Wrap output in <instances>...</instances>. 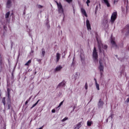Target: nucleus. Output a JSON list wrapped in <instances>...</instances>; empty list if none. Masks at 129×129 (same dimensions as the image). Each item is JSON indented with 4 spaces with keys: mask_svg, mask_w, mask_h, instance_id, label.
Masks as SVG:
<instances>
[{
    "mask_svg": "<svg viewBox=\"0 0 129 129\" xmlns=\"http://www.w3.org/2000/svg\"><path fill=\"white\" fill-rule=\"evenodd\" d=\"M10 12H7L6 15H5V18L6 19H9V17H10Z\"/></svg>",
    "mask_w": 129,
    "mask_h": 129,
    "instance_id": "f3484780",
    "label": "nucleus"
},
{
    "mask_svg": "<svg viewBox=\"0 0 129 129\" xmlns=\"http://www.w3.org/2000/svg\"><path fill=\"white\" fill-rule=\"evenodd\" d=\"M0 86H1V83H0Z\"/></svg>",
    "mask_w": 129,
    "mask_h": 129,
    "instance_id": "79ce46f5",
    "label": "nucleus"
},
{
    "mask_svg": "<svg viewBox=\"0 0 129 129\" xmlns=\"http://www.w3.org/2000/svg\"><path fill=\"white\" fill-rule=\"evenodd\" d=\"M39 101H40V99L38 100V101L32 105V106L31 108H33V107H35V106H36V105H37V104H38V103H39Z\"/></svg>",
    "mask_w": 129,
    "mask_h": 129,
    "instance_id": "a211bd4d",
    "label": "nucleus"
},
{
    "mask_svg": "<svg viewBox=\"0 0 129 129\" xmlns=\"http://www.w3.org/2000/svg\"><path fill=\"white\" fill-rule=\"evenodd\" d=\"M7 97L9 101H11V94H7Z\"/></svg>",
    "mask_w": 129,
    "mask_h": 129,
    "instance_id": "5701e85b",
    "label": "nucleus"
},
{
    "mask_svg": "<svg viewBox=\"0 0 129 129\" xmlns=\"http://www.w3.org/2000/svg\"><path fill=\"white\" fill-rule=\"evenodd\" d=\"M116 3H117V1L114 0V4H115Z\"/></svg>",
    "mask_w": 129,
    "mask_h": 129,
    "instance_id": "58836bf2",
    "label": "nucleus"
},
{
    "mask_svg": "<svg viewBox=\"0 0 129 129\" xmlns=\"http://www.w3.org/2000/svg\"><path fill=\"white\" fill-rule=\"evenodd\" d=\"M103 104H104V103H103V101H101V99H100L98 103L99 107H102Z\"/></svg>",
    "mask_w": 129,
    "mask_h": 129,
    "instance_id": "9d476101",
    "label": "nucleus"
},
{
    "mask_svg": "<svg viewBox=\"0 0 129 129\" xmlns=\"http://www.w3.org/2000/svg\"><path fill=\"white\" fill-rule=\"evenodd\" d=\"M86 26L88 30H91V26L90 25V22L88 19L86 20Z\"/></svg>",
    "mask_w": 129,
    "mask_h": 129,
    "instance_id": "0eeeda50",
    "label": "nucleus"
},
{
    "mask_svg": "<svg viewBox=\"0 0 129 129\" xmlns=\"http://www.w3.org/2000/svg\"><path fill=\"white\" fill-rule=\"evenodd\" d=\"M117 18V12H113L112 14V15L111 16V19L110 22L112 24H113L114 23L115 21L116 20Z\"/></svg>",
    "mask_w": 129,
    "mask_h": 129,
    "instance_id": "39448f33",
    "label": "nucleus"
},
{
    "mask_svg": "<svg viewBox=\"0 0 129 129\" xmlns=\"http://www.w3.org/2000/svg\"><path fill=\"white\" fill-rule=\"evenodd\" d=\"M125 29L128 30V33H129V25H126V26L125 27Z\"/></svg>",
    "mask_w": 129,
    "mask_h": 129,
    "instance_id": "cd10ccee",
    "label": "nucleus"
},
{
    "mask_svg": "<svg viewBox=\"0 0 129 129\" xmlns=\"http://www.w3.org/2000/svg\"><path fill=\"white\" fill-rule=\"evenodd\" d=\"M85 88L86 90L88 89V85L87 84V82H86L85 84Z\"/></svg>",
    "mask_w": 129,
    "mask_h": 129,
    "instance_id": "393cba45",
    "label": "nucleus"
},
{
    "mask_svg": "<svg viewBox=\"0 0 129 129\" xmlns=\"http://www.w3.org/2000/svg\"><path fill=\"white\" fill-rule=\"evenodd\" d=\"M97 10H98V7L96 6L95 8V14L96 15V13H97Z\"/></svg>",
    "mask_w": 129,
    "mask_h": 129,
    "instance_id": "f704fd0d",
    "label": "nucleus"
},
{
    "mask_svg": "<svg viewBox=\"0 0 129 129\" xmlns=\"http://www.w3.org/2000/svg\"><path fill=\"white\" fill-rule=\"evenodd\" d=\"M65 84H66V82H65V81H62V82L61 83H60L57 87V88H58V87H63V86H65Z\"/></svg>",
    "mask_w": 129,
    "mask_h": 129,
    "instance_id": "6e6552de",
    "label": "nucleus"
},
{
    "mask_svg": "<svg viewBox=\"0 0 129 129\" xmlns=\"http://www.w3.org/2000/svg\"><path fill=\"white\" fill-rule=\"evenodd\" d=\"M99 66L98 69L100 70V74L101 75H102V72H103V70L104 69V67L103 66V64H102V60L100 59L99 61Z\"/></svg>",
    "mask_w": 129,
    "mask_h": 129,
    "instance_id": "423d86ee",
    "label": "nucleus"
},
{
    "mask_svg": "<svg viewBox=\"0 0 129 129\" xmlns=\"http://www.w3.org/2000/svg\"><path fill=\"white\" fill-rule=\"evenodd\" d=\"M63 105V101L59 103V105L57 107H60L61 106V105Z\"/></svg>",
    "mask_w": 129,
    "mask_h": 129,
    "instance_id": "72a5a7b5",
    "label": "nucleus"
},
{
    "mask_svg": "<svg viewBox=\"0 0 129 129\" xmlns=\"http://www.w3.org/2000/svg\"><path fill=\"white\" fill-rule=\"evenodd\" d=\"M2 102L5 106L6 105V97H4L2 99Z\"/></svg>",
    "mask_w": 129,
    "mask_h": 129,
    "instance_id": "6ab92c4d",
    "label": "nucleus"
},
{
    "mask_svg": "<svg viewBox=\"0 0 129 129\" xmlns=\"http://www.w3.org/2000/svg\"><path fill=\"white\" fill-rule=\"evenodd\" d=\"M37 7H38V9H42L43 8V6H41L40 5H37Z\"/></svg>",
    "mask_w": 129,
    "mask_h": 129,
    "instance_id": "473e14b6",
    "label": "nucleus"
},
{
    "mask_svg": "<svg viewBox=\"0 0 129 129\" xmlns=\"http://www.w3.org/2000/svg\"><path fill=\"white\" fill-rule=\"evenodd\" d=\"M62 68H63V67H62V66H59L55 68V69L54 70V71L55 72H57L58 71H61V69H62Z\"/></svg>",
    "mask_w": 129,
    "mask_h": 129,
    "instance_id": "4468645a",
    "label": "nucleus"
},
{
    "mask_svg": "<svg viewBox=\"0 0 129 129\" xmlns=\"http://www.w3.org/2000/svg\"><path fill=\"white\" fill-rule=\"evenodd\" d=\"M11 5H12V1H11V0H8L7 3V7L8 8V9L11 8Z\"/></svg>",
    "mask_w": 129,
    "mask_h": 129,
    "instance_id": "2eb2a0df",
    "label": "nucleus"
},
{
    "mask_svg": "<svg viewBox=\"0 0 129 129\" xmlns=\"http://www.w3.org/2000/svg\"><path fill=\"white\" fill-rule=\"evenodd\" d=\"M74 13H75V10L74 8Z\"/></svg>",
    "mask_w": 129,
    "mask_h": 129,
    "instance_id": "a19ab883",
    "label": "nucleus"
},
{
    "mask_svg": "<svg viewBox=\"0 0 129 129\" xmlns=\"http://www.w3.org/2000/svg\"><path fill=\"white\" fill-rule=\"evenodd\" d=\"M91 124H92V121H87V125L88 126H91Z\"/></svg>",
    "mask_w": 129,
    "mask_h": 129,
    "instance_id": "aec40b11",
    "label": "nucleus"
},
{
    "mask_svg": "<svg viewBox=\"0 0 129 129\" xmlns=\"http://www.w3.org/2000/svg\"><path fill=\"white\" fill-rule=\"evenodd\" d=\"M42 54L43 57H44V56H45V54H46V52L45 51V49H44V48H42Z\"/></svg>",
    "mask_w": 129,
    "mask_h": 129,
    "instance_id": "4be33fe9",
    "label": "nucleus"
},
{
    "mask_svg": "<svg viewBox=\"0 0 129 129\" xmlns=\"http://www.w3.org/2000/svg\"><path fill=\"white\" fill-rule=\"evenodd\" d=\"M67 3L70 4V3H72V1L73 0H66Z\"/></svg>",
    "mask_w": 129,
    "mask_h": 129,
    "instance_id": "2f4dec72",
    "label": "nucleus"
},
{
    "mask_svg": "<svg viewBox=\"0 0 129 129\" xmlns=\"http://www.w3.org/2000/svg\"><path fill=\"white\" fill-rule=\"evenodd\" d=\"M94 80L95 81V83H96V82H97V81H96V79L95 78Z\"/></svg>",
    "mask_w": 129,
    "mask_h": 129,
    "instance_id": "ea45409f",
    "label": "nucleus"
},
{
    "mask_svg": "<svg viewBox=\"0 0 129 129\" xmlns=\"http://www.w3.org/2000/svg\"><path fill=\"white\" fill-rule=\"evenodd\" d=\"M67 119H68V117H64V118L62 120V121H63V122L66 121V120H67Z\"/></svg>",
    "mask_w": 129,
    "mask_h": 129,
    "instance_id": "c756f323",
    "label": "nucleus"
},
{
    "mask_svg": "<svg viewBox=\"0 0 129 129\" xmlns=\"http://www.w3.org/2000/svg\"><path fill=\"white\" fill-rule=\"evenodd\" d=\"M31 63H32V59L28 60V62L25 64V66H29Z\"/></svg>",
    "mask_w": 129,
    "mask_h": 129,
    "instance_id": "dca6fc26",
    "label": "nucleus"
},
{
    "mask_svg": "<svg viewBox=\"0 0 129 129\" xmlns=\"http://www.w3.org/2000/svg\"><path fill=\"white\" fill-rule=\"evenodd\" d=\"M126 102H127V103L129 102V97L127 98Z\"/></svg>",
    "mask_w": 129,
    "mask_h": 129,
    "instance_id": "e433bc0d",
    "label": "nucleus"
},
{
    "mask_svg": "<svg viewBox=\"0 0 129 129\" xmlns=\"http://www.w3.org/2000/svg\"><path fill=\"white\" fill-rule=\"evenodd\" d=\"M81 12L82 15H84V16H85V17H87V14L86 13V11H85V9H84V8H81Z\"/></svg>",
    "mask_w": 129,
    "mask_h": 129,
    "instance_id": "9b49d317",
    "label": "nucleus"
},
{
    "mask_svg": "<svg viewBox=\"0 0 129 129\" xmlns=\"http://www.w3.org/2000/svg\"><path fill=\"white\" fill-rule=\"evenodd\" d=\"M95 84H96V89H97V90H99V84H98L97 83V82H96L95 83Z\"/></svg>",
    "mask_w": 129,
    "mask_h": 129,
    "instance_id": "412c9836",
    "label": "nucleus"
},
{
    "mask_svg": "<svg viewBox=\"0 0 129 129\" xmlns=\"http://www.w3.org/2000/svg\"><path fill=\"white\" fill-rule=\"evenodd\" d=\"M93 60L95 63H98V53L96 50V47H94L93 50Z\"/></svg>",
    "mask_w": 129,
    "mask_h": 129,
    "instance_id": "f03ea898",
    "label": "nucleus"
},
{
    "mask_svg": "<svg viewBox=\"0 0 129 129\" xmlns=\"http://www.w3.org/2000/svg\"><path fill=\"white\" fill-rule=\"evenodd\" d=\"M51 112H52V113H55V112H56V110H55V109H53L51 110Z\"/></svg>",
    "mask_w": 129,
    "mask_h": 129,
    "instance_id": "c9c22d12",
    "label": "nucleus"
},
{
    "mask_svg": "<svg viewBox=\"0 0 129 129\" xmlns=\"http://www.w3.org/2000/svg\"><path fill=\"white\" fill-rule=\"evenodd\" d=\"M97 42H98V50L100 53H102V50L103 49V55L104 56V50H107V45H103L102 44V42L101 41H98V39L97 38Z\"/></svg>",
    "mask_w": 129,
    "mask_h": 129,
    "instance_id": "f257e3e1",
    "label": "nucleus"
},
{
    "mask_svg": "<svg viewBox=\"0 0 129 129\" xmlns=\"http://www.w3.org/2000/svg\"><path fill=\"white\" fill-rule=\"evenodd\" d=\"M104 4L107 6V8H110V4L108 2V0H103Z\"/></svg>",
    "mask_w": 129,
    "mask_h": 129,
    "instance_id": "f8f14e48",
    "label": "nucleus"
},
{
    "mask_svg": "<svg viewBox=\"0 0 129 129\" xmlns=\"http://www.w3.org/2000/svg\"><path fill=\"white\" fill-rule=\"evenodd\" d=\"M110 41L112 47L115 49H117V44H116V42H115V38L112 37V36H111Z\"/></svg>",
    "mask_w": 129,
    "mask_h": 129,
    "instance_id": "20e7f679",
    "label": "nucleus"
},
{
    "mask_svg": "<svg viewBox=\"0 0 129 129\" xmlns=\"http://www.w3.org/2000/svg\"><path fill=\"white\" fill-rule=\"evenodd\" d=\"M7 94H11V89L7 88Z\"/></svg>",
    "mask_w": 129,
    "mask_h": 129,
    "instance_id": "b1692460",
    "label": "nucleus"
},
{
    "mask_svg": "<svg viewBox=\"0 0 129 129\" xmlns=\"http://www.w3.org/2000/svg\"><path fill=\"white\" fill-rule=\"evenodd\" d=\"M8 109H11V101H9V103L8 104Z\"/></svg>",
    "mask_w": 129,
    "mask_h": 129,
    "instance_id": "7c9ffc66",
    "label": "nucleus"
},
{
    "mask_svg": "<svg viewBox=\"0 0 129 129\" xmlns=\"http://www.w3.org/2000/svg\"><path fill=\"white\" fill-rule=\"evenodd\" d=\"M60 53H56V56H55V58H56V60L55 62H56V63H58V62H59V60H60Z\"/></svg>",
    "mask_w": 129,
    "mask_h": 129,
    "instance_id": "1a4fd4ad",
    "label": "nucleus"
},
{
    "mask_svg": "<svg viewBox=\"0 0 129 129\" xmlns=\"http://www.w3.org/2000/svg\"><path fill=\"white\" fill-rule=\"evenodd\" d=\"M56 3L57 6L58 12L59 14H63L64 15V9H63V7H62V5L57 2H56Z\"/></svg>",
    "mask_w": 129,
    "mask_h": 129,
    "instance_id": "7ed1b4c3",
    "label": "nucleus"
},
{
    "mask_svg": "<svg viewBox=\"0 0 129 129\" xmlns=\"http://www.w3.org/2000/svg\"><path fill=\"white\" fill-rule=\"evenodd\" d=\"M13 42H12V43H11V48H13Z\"/></svg>",
    "mask_w": 129,
    "mask_h": 129,
    "instance_id": "4c0bfd02",
    "label": "nucleus"
},
{
    "mask_svg": "<svg viewBox=\"0 0 129 129\" xmlns=\"http://www.w3.org/2000/svg\"><path fill=\"white\" fill-rule=\"evenodd\" d=\"M81 123H82V122H80L78 123L76 126H75L74 129H79L80 127H81Z\"/></svg>",
    "mask_w": 129,
    "mask_h": 129,
    "instance_id": "ddd939ff",
    "label": "nucleus"
},
{
    "mask_svg": "<svg viewBox=\"0 0 129 129\" xmlns=\"http://www.w3.org/2000/svg\"><path fill=\"white\" fill-rule=\"evenodd\" d=\"M30 100H31V97H30L29 98V99H28L26 102H25V105H27V104H28V103H29V101H30Z\"/></svg>",
    "mask_w": 129,
    "mask_h": 129,
    "instance_id": "a878e982",
    "label": "nucleus"
},
{
    "mask_svg": "<svg viewBox=\"0 0 129 129\" xmlns=\"http://www.w3.org/2000/svg\"><path fill=\"white\" fill-rule=\"evenodd\" d=\"M86 4L87 5V6L88 7H89V4H90V0H87V2H86Z\"/></svg>",
    "mask_w": 129,
    "mask_h": 129,
    "instance_id": "c85d7f7f",
    "label": "nucleus"
},
{
    "mask_svg": "<svg viewBox=\"0 0 129 129\" xmlns=\"http://www.w3.org/2000/svg\"><path fill=\"white\" fill-rule=\"evenodd\" d=\"M46 26H47V29H50V24H49V22L46 23Z\"/></svg>",
    "mask_w": 129,
    "mask_h": 129,
    "instance_id": "bb28decb",
    "label": "nucleus"
}]
</instances>
